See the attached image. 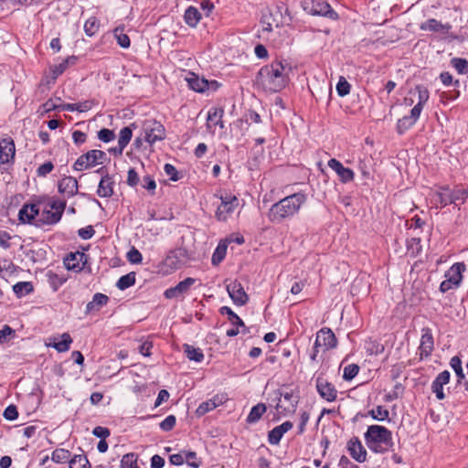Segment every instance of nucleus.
Listing matches in <instances>:
<instances>
[{
    "label": "nucleus",
    "mask_w": 468,
    "mask_h": 468,
    "mask_svg": "<svg viewBox=\"0 0 468 468\" xmlns=\"http://www.w3.org/2000/svg\"><path fill=\"white\" fill-rule=\"evenodd\" d=\"M69 66V60H63L58 65H55L51 68V72L53 75V79L56 80L59 75H61Z\"/></svg>",
    "instance_id": "obj_59"
},
{
    "label": "nucleus",
    "mask_w": 468,
    "mask_h": 468,
    "mask_svg": "<svg viewBox=\"0 0 468 468\" xmlns=\"http://www.w3.org/2000/svg\"><path fill=\"white\" fill-rule=\"evenodd\" d=\"M70 459V452L63 448H58L54 450L51 454V460L57 463H64L66 462L69 463Z\"/></svg>",
    "instance_id": "obj_36"
},
{
    "label": "nucleus",
    "mask_w": 468,
    "mask_h": 468,
    "mask_svg": "<svg viewBox=\"0 0 468 468\" xmlns=\"http://www.w3.org/2000/svg\"><path fill=\"white\" fill-rule=\"evenodd\" d=\"M416 90L418 91V102L417 103H420V105L424 106L430 97L429 90L422 86H417Z\"/></svg>",
    "instance_id": "obj_58"
},
{
    "label": "nucleus",
    "mask_w": 468,
    "mask_h": 468,
    "mask_svg": "<svg viewBox=\"0 0 468 468\" xmlns=\"http://www.w3.org/2000/svg\"><path fill=\"white\" fill-rule=\"evenodd\" d=\"M58 192L69 198L78 194V181L73 176H64L58 185Z\"/></svg>",
    "instance_id": "obj_16"
},
{
    "label": "nucleus",
    "mask_w": 468,
    "mask_h": 468,
    "mask_svg": "<svg viewBox=\"0 0 468 468\" xmlns=\"http://www.w3.org/2000/svg\"><path fill=\"white\" fill-rule=\"evenodd\" d=\"M465 271V264L463 262L454 263L445 273V278H448L454 284L460 285L463 280V272Z\"/></svg>",
    "instance_id": "obj_23"
},
{
    "label": "nucleus",
    "mask_w": 468,
    "mask_h": 468,
    "mask_svg": "<svg viewBox=\"0 0 468 468\" xmlns=\"http://www.w3.org/2000/svg\"><path fill=\"white\" fill-rule=\"evenodd\" d=\"M359 372V367L356 364H349L344 368L343 378L352 380Z\"/></svg>",
    "instance_id": "obj_49"
},
{
    "label": "nucleus",
    "mask_w": 468,
    "mask_h": 468,
    "mask_svg": "<svg viewBox=\"0 0 468 468\" xmlns=\"http://www.w3.org/2000/svg\"><path fill=\"white\" fill-rule=\"evenodd\" d=\"M227 291L229 297L236 305L243 306L249 301V296L244 291L243 286L238 281H234L227 285Z\"/></svg>",
    "instance_id": "obj_9"
},
{
    "label": "nucleus",
    "mask_w": 468,
    "mask_h": 468,
    "mask_svg": "<svg viewBox=\"0 0 468 468\" xmlns=\"http://www.w3.org/2000/svg\"><path fill=\"white\" fill-rule=\"evenodd\" d=\"M78 234L82 239H90L95 234V230L92 226H87L86 228L80 229Z\"/></svg>",
    "instance_id": "obj_63"
},
{
    "label": "nucleus",
    "mask_w": 468,
    "mask_h": 468,
    "mask_svg": "<svg viewBox=\"0 0 468 468\" xmlns=\"http://www.w3.org/2000/svg\"><path fill=\"white\" fill-rule=\"evenodd\" d=\"M451 203L456 206L464 204L468 199V188L455 187L451 189Z\"/></svg>",
    "instance_id": "obj_28"
},
{
    "label": "nucleus",
    "mask_w": 468,
    "mask_h": 468,
    "mask_svg": "<svg viewBox=\"0 0 468 468\" xmlns=\"http://www.w3.org/2000/svg\"><path fill=\"white\" fill-rule=\"evenodd\" d=\"M316 346H322L325 350L335 348L337 345V339L334 332L327 327H324L316 334Z\"/></svg>",
    "instance_id": "obj_14"
},
{
    "label": "nucleus",
    "mask_w": 468,
    "mask_h": 468,
    "mask_svg": "<svg viewBox=\"0 0 468 468\" xmlns=\"http://www.w3.org/2000/svg\"><path fill=\"white\" fill-rule=\"evenodd\" d=\"M220 313L222 314H227L229 320L231 322L232 324L238 326V327H245L244 322L239 318V316L235 314L231 308L228 306H223L220 308Z\"/></svg>",
    "instance_id": "obj_41"
},
{
    "label": "nucleus",
    "mask_w": 468,
    "mask_h": 468,
    "mask_svg": "<svg viewBox=\"0 0 468 468\" xmlns=\"http://www.w3.org/2000/svg\"><path fill=\"white\" fill-rule=\"evenodd\" d=\"M316 389L319 395L328 402H333L337 398V390L335 386L324 378H316Z\"/></svg>",
    "instance_id": "obj_11"
},
{
    "label": "nucleus",
    "mask_w": 468,
    "mask_h": 468,
    "mask_svg": "<svg viewBox=\"0 0 468 468\" xmlns=\"http://www.w3.org/2000/svg\"><path fill=\"white\" fill-rule=\"evenodd\" d=\"M347 450L353 459L358 463H364L367 460V451L358 438L354 437L347 442Z\"/></svg>",
    "instance_id": "obj_17"
},
{
    "label": "nucleus",
    "mask_w": 468,
    "mask_h": 468,
    "mask_svg": "<svg viewBox=\"0 0 468 468\" xmlns=\"http://www.w3.org/2000/svg\"><path fill=\"white\" fill-rule=\"evenodd\" d=\"M60 337L61 341H57L55 337L50 338V340H53V342L47 344V346L55 348L59 353L69 351L72 343L70 335L69 333H64Z\"/></svg>",
    "instance_id": "obj_25"
},
{
    "label": "nucleus",
    "mask_w": 468,
    "mask_h": 468,
    "mask_svg": "<svg viewBox=\"0 0 468 468\" xmlns=\"http://www.w3.org/2000/svg\"><path fill=\"white\" fill-rule=\"evenodd\" d=\"M421 333L420 345L419 347L420 359L428 357L431 354L434 346L431 329L424 327L422 328Z\"/></svg>",
    "instance_id": "obj_15"
},
{
    "label": "nucleus",
    "mask_w": 468,
    "mask_h": 468,
    "mask_svg": "<svg viewBox=\"0 0 468 468\" xmlns=\"http://www.w3.org/2000/svg\"><path fill=\"white\" fill-rule=\"evenodd\" d=\"M369 415L378 420H384L388 418L389 412L382 406H378L369 411Z\"/></svg>",
    "instance_id": "obj_47"
},
{
    "label": "nucleus",
    "mask_w": 468,
    "mask_h": 468,
    "mask_svg": "<svg viewBox=\"0 0 468 468\" xmlns=\"http://www.w3.org/2000/svg\"><path fill=\"white\" fill-rule=\"evenodd\" d=\"M12 236L5 230H0V247L7 250L11 247L10 240L12 239Z\"/></svg>",
    "instance_id": "obj_60"
},
{
    "label": "nucleus",
    "mask_w": 468,
    "mask_h": 468,
    "mask_svg": "<svg viewBox=\"0 0 468 468\" xmlns=\"http://www.w3.org/2000/svg\"><path fill=\"white\" fill-rule=\"evenodd\" d=\"M165 138V129L164 125L155 120H145L143 123L141 136L135 139V144L139 146L142 140H144L149 144H154L157 141H162Z\"/></svg>",
    "instance_id": "obj_4"
},
{
    "label": "nucleus",
    "mask_w": 468,
    "mask_h": 468,
    "mask_svg": "<svg viewBox=\"0 0 468 468\" xmlns=\"http://www.w3.org/2000/svg\"><path fill=\"white\" fill-rule=\"evenodd\" d=\"M113 180L109 175H105L101 177L97 194L101 197H110L113 195Z\"/></svg>",
    "instance_id": "obj_22"
},
{
    "label": "nucleus",
    "mask_w": 468,
    "mask_h": 468,
    "mask_svg": "<svg viewBox=\"0 0 468 468\" xmlns=\"http://www.w3.org/2000/svg\"><path fill=\"white\" fill-rule=\"evenodd\" d=\"M69 468H91L86 455L76 454L69 460Z\"/></svg>",
    "instance_id": "obj_38"
},
{
    "label": "nucleus",
    "mask_w": 468,
    "mask_h": 468,
    "mask_svg": "<svg viewBox=\"0 0 468 468\" xmlns=\"http://www.w3.org/2000/svg\"><path fill=\"white\" fill-rule=\"evenodd\" d=\"M200 18H201V14L197 10V8H196L194 6H189L186 8L185 15H184V19H185V22L189 27H197V25L200 21Z\"/></svg>",
    "instance_id": "obj_30"
},
{
    "label": "nucleus",
    "mask_w": 468,
    "mask_h": 468,
    "mask_svg": "<svg viewBox=\"0 0 468 468\" xmlns=\"http://www.w3.org/2000/svg\"><path fill=\"white\" fill-rule=\"evenodd\" d=\"M420 28L421 30L439 32V31L443 30L444 28L449 29L450 26L449 25L445 26V25L441 24L440 21H438L434 18H431V19H428L426 22L422 23L420 26Z\"/></svg>",
    "instance_id": "obj_34"
},
{
    "label": "nucleus",
    "mask_w": 468,
    "mask_h": 468,
    "mask_svg": "<svg viewBox=\"0 0 468 468\" xmlns=\"http://www.w3.org/2000/svg\"><path fill=\"white\" fill-rule=\"evenodd\" d=\"M449 381L450 372L448 370L441 372L433 380L431 384V390L436 395V398L439 400H441L445 398V394L443 392V386L448 384Z\"/></svg>",
    "instance_id": "obj_19"
},
{
    "label": "nucleus",
    "mask_w": 468,
    "mask_h": 468,
    "mask_svg": "<svg viewBox=\"0 0 468 468\" xmlns=\"http://www.w3.org/2000/svg\"><path fill=\"white\" fill-rule=\"evenodd\" d=\"M135 283V272H130L128 274H125L122 276L117 283L116 286L118 289L123 291L131 286H133Z\"/></svg>",
    "instance_id": "obj_42"
},
{
    "label": "nucleus",
    "mask_w": 468,
    "mask_h": 468,
    "mask_svg": "<svg viewBox=\"0 0 468 468\" xmlns=\"http://www.w3.org/2000/svg\"><path fill=\"white\" fill-rule=\"evenodd\" d=\"M291 69L288 64L284 65L282 61H273L260 69L256 81L265 90L278 92L288 84Z\"/></svg>",
    "instance_id": "obj_1"
},
{
    "label": "nucleus",
    "mask_w": 468,
    "mask_h": 468,
    "mask_svg": "<svg viewBox=\"0 0 468 468\" xmlns=\"http://www.w3.org/2000/svg\"><path fill=\"white\" fill-rule=\"evenodd\" d=\"M451 189L449 187H441L440 190L434 192L433 202L436 206L440 205L441 207H444L451 203Z\"/></svg>",
    "instance_id": "obj_27"
},
{
    "label": "nucleus",
    "mask_w": 468,
    "mask_h": 468,
    "mask_svg": "<svg viewBox=\"0 0 468 468\" xmlns=\"http://www.w3.org/2000/svg\"><path fill=\"white\" fill-rule=\"evenodd\" d=\"M164 170L172 181H177L179 179L177 170L173 165L165 164Z\"/></svg>",
    "instance_id": "obj_64"
},
{
    "label": "nucleus",
    "mask_w": 468,
    "mask_h": 468,
    "mask_svg": "<svg viewBox=\"0 0 468 468\" xmlns=\"http://www.w3.org/2000/svg\"><path fill=\"white\" fill-rule=\"evenodd\" d=\"M415 124V122L409 116H404L399 119L397 122V132L399 134H403L406 131L411 128Z\"/></svg>",
    "instance_id": "obj_45"
},
{
    "label": "nucleus",
    "mask_w": 468,
    "mask_h": 468,
    "mask_svg": "<svg viewBox=\"0 0 468 468\" xmlns=\"http://www.w3.org/2000/svg\"><path fill=\"white\" fill-rule=\"evenodd\" d=\"M109 301V297L103 293L97 292L93 295L92 301L87 303L86 313H91L93 311H99L102 306L106 305Z\"/></svg>",
    "instance_id": "obj_26"
},
{
    "label": "nucleus",
    "mask_w": 468,
    "mask_h": 468,
    "mask_svg": "<svg viewBox=\"0 0 468 468\" xmlns=\"http://www.w3.org/2000/svg\"><path fill=\"white\" fill-rule=\"evenodd\" d=\"M196 279L188 277L178 282L175 287L168 288L165 291L164 295L166 299L177 298L186 293L190 288L196 283Z\"/></svg>",
    "instance_id": "obj_12"
},
{
    "label": "nucleus",
    "mask_w": 468,
    "mask_h": 468,
    "mask_svg": "<svg viewBox=\"0 0 468 468\" xmlns=\"http://www.w3.org/2000/svg\"><path fill=\"white\" fill-rule=\"evenodd\" d=\"M66 205L67 203L65 200L51 198L44 207H47L53 212H59V215L62 216L66 208Z\"/></svg>",
    "instance_id": "obj_43"
},
{
    "label": "nucleus",
    "mask_w": 468,
    "mask_h": 468,
    "mask_svg": "<svg viewBox=\"0 0 468 468\" xmlns=\"http://www.w3.org/2000/svg\"><path fill=\"white\" fill-rule=\"evenodd\" d=\"M107 159L105 152L101 150H90L81 154L74 163L73 168L76 171H83L101 165Z\"/></svg>",
    "instance_id": "obj_5"
},
{
    "label": "nucleus",
    "mask_w": 468,
    "mask_h": 468,
    "mask_svg": "<svg viewBox=\"0 0 468 468\" xmlns=\"http://www.w3.org/2000/svg\"><path fill=\"white\" fill-rule=\"evenodd\" d=\"M164 264L172 270H176L180 266V260L174 252H170L165 259Z\"/></svg>",
    "instance_id": "obj_53"
},
{
    "label": "nucleus",
    "mask_w": 468,
    "mask_h": 468,
    "mask_svg": "<svg viewBox=\"0 0 468 468\" xmlns=\"http://www.w3.org/2000/svg\"><path fill=\"white\" fill-rule=\"evenodd\" d=\"M281 24V14L276 11L273 14L271 11L264 12L261 16V25L262 27V33H270L274 27H278Z\"/></svg>",
    "instance_id": "obj_18"
},
{
    "label": "nucleus",
    "mask_w": 468,
    "mask_h": 468,
    "mask_svg": "<svg viewBox=\"0 0 468 468\" xmlns=\"http://www.w3.org/2000/svg\"><path fill=\"white\" fill-rule=\"evenodd\" d=\"M292 422L287 420L282 424L273 428L271 431H269L268 434L269 443L271 445L279 444L284 433L290 431L292 428Z\"/></svg>",
    "instance_id": "obj_20"
},
{
    "label": "nucleus",
    "mask_w": 468,
    "mask_h": 468,
    "mask_svg": "<svg viewBox=\"0 0 468 468\" xmlns=\"http://www.w3.org/2000/svg\"><path fill=\"white\" fill-rule=\"evenodd\" d=\"M306 202L307 195L302 191L289 195L271 205L267 213L268 219L273 224L290 220L299 214Z\"/></svg>",
    "instance_id": "obj_2"
},
{
    "label": "nucleus",
    "mask_w": 468,
    "mask_h": 468,
    "mask_svg": "<svg viewBox=\"0 0 468 468\" xmlns=\"http://www.w3.org/2000/svg\"><path fill=\"white\" fill-rule=\"evenodd\" d=\"M350 84L348 81L344 78L340 77L339 81L336 85V91L340 97H344L347 95L350 92Z\"/></svg>",
    "instance_id": "obj_51"
},
{
    "label": "nucleus",
    "mask_w": 468,
    "mask_h": 468,
    "mask_svg": "<svg viewBox=\"0 0 468 468\" xmlns=\"http://www.w3.org/2000/svg\"><path fill=\"white\" fill-rule=\"evenodd\" d=\"M221 204L218 207L216 217L218 220L225 221L228 217L234 211L237 205V197L229 196L221 197Z\"/></svg>",
    "instance_id": "obj_13"
},
{
    "label": "nucleus",
    "mask_w": 468,
    "mask_h": 468,
    "mask_svg": "<svg viewBox=\"0 0 468 468\" xmlns=\"http://www.w3.org/2000/svg\"><path fill=\"white\" fill-rule=\"evenodd\" d=\"M38 204H24L18 212V220L23 224L35 225L37 223V216L39 215Z\"/></svg>",
    "instance_id": "obj_7"
},
{
    "label": "nucleus",
    "mask_w": 468,
    "mask_h": 468,
    "mask_svg": "<svg viewBox=\"0 0 468 468\" xmlns=\"http://www.w3.org/2000/svg\"><path fill=\"white\" fill-rule=\"evenodd\" d=\"M223 115L224 110L222 108L212 107L208 110L206 123V127L208 133L214 134L216 133L217 127H219L220 129L225 128L224 122L222 121Z\"/></svg>",
    "instance_id": "obj_6"
},
{
    "label": "nucleus",
    "mask_w": 468,
    "mask_h": 468,
    "mask_svg": "<svg viewBox=\"0 0 468 468\" xmlns=\"http://www.w3.org/2000/svg\"><path fill=\"white\" fill-rule=\"evenodd\" d=\"M227 253V244L220 242L213 252L211 262L213 265H218L225 258Z\"/></svg>",
    "instance_id": "obj_40"
},
{
    "label": "nucleus",
    "mask_w": 468,
    "mask_h": 468,
    "mask_svg": "<svg viewBox=\"0 0 468 468\" xmlns=\"http://www.w3.org/2000/svg\"><path fill=\"white\" fill-rule=\"evenodd\" d=\"M367 353L369 355H379L384 352V346L377 341H368L366 343Z\"/></svg>",
    "instance_id": "obj_48"
},
{
    "label": "nucleus",
    "mask_w": 468,
    "mask_h": 468,
    "mask_svg": "<svg viewBox=\"0 0 468 468\" xmlns=\"http://www.w3.org/2000/svg\"><path fill=\"white\" fill-rule=\"evenodd\" d=\"M114 36L117 39V43L123 48H128L130 47V37L122 33V29L116 28L114 30Z\"/></svg>",
    "instance_id": "obj_50"
},
{
    "label": "nucleus",
    "mask_w": 468,
    "mask_h": 468,
    "mask_svg": "<svg viewBox=\"0 0 468 468\" xmlns=\"http://www.w3.org/2000/svg\"><path fill=\"white\" fill-rule=\"evenodd\" d=\"M133 136V131L130 126L123 127L119 133L118 154H122L123 149L127 146Z\"/></svg>",
    "instance_id": "obj_31"
},
{
    "label": "nucleus",
    "mask_w": 468,
    "mask_h": 468,
    "mask_svg": "<svg viewBox=\"0 0 468 468\" xmlns=\"http://www.w3.org/2000/svg\"><path fill=\"white\" fill-rule=\"evenodd\" d=\"M34 290L30 282H19L13 286V291L17 297H23Z\"/></svg>",
    "instance_id": "obj_37"
},
{
    "label": "nucleus",
    "mask_w": 468,
    "mask_h": 468,
    "mask_svg": "<svg viewBox=\"0 0 468 468\" xmlns=\"http://www.w3.org/2000/svg\"><path fill=\"white\" fill-rule=\"evenodd\" d=\"M266 411V406L263 403H259L252 407L250 410V412L249 413L247 417V422L249 423H255L257 422L263 413Z\"/></svg>",
    "instance_id": "obj_35"
},
{
    "label": "nucleus",
    "mask_w": 468,
    "mask_h": 468,
    "mask_svg": "<svg viewBox=\"0 0 468 468\" xmlns=\"http://www.w3.org/2000/svg\"><path fill=\"white\" fill-rule=\"evenodd\" d=\"M61 218L62 216L59 215V212H53L48 208L44 207L36 226L55 225L60 221Z\"/></svg>",
    "instance_id": "obj_24"
},
{
    "label": "nucleus",
    "mask_w": 468,
    "mask_h": 468,
    "mask_svg": "<svg viewBox=\"0 0 468 468\" xmlns=\"http://www.w3.org/2000/svg\"><path fill=\"white\" fill-rule=\"evenodd\" d=\"M342 183H348L353 181L355 174L350 168L343 167L337 174Z\"/></svg>",
    "instance_id": "obj_57"
},
{
    "label": "nucleus",
    "mask_w": 468,
    "mask_h": 468,
    "mask_svg": "<svg viewBox=\"0 0 468 468\" xmlns=\"http://www.w3.org/2000/svg\"><path fill=\"white\" fill-rule=\"evenodd\" d=\"M99 28L100 22L95 16L90 17L84 24V31L90 37L94 36Z\"/></svg>",
    "instance_id": "obj_44"
},
{
    "label": "nucleus",
    "mask_w": 468,
    "mask_h": 468,
    "mask_svg": "<svg viewBox=\"0 0 468 468\" xmlns=\"http://www.w3.org/2000/svg\"><path fill=\"white\" fill-rule=\"evenodd\" d=\"M221 403L220 400H218V398H213L211 399H208L207 401L202 402L197 409L196 414L197 416H203L207 412L216 409L219 404Z\"/></svg>",
    "instance_id": "obj_32"
},
{
    "label": "nucleus",
    "mask_w": 468,
    "mask_h": 468,
    "mask_svg": "<svg viewBox=\"0 0 468 468\" xmlns=\"http://www.w3.org/2000/svg\"><path fill=\"white\" fill-rule=\"evenodd\" d=\"M176 422V419L174 415L167 416L163 421L160 422V429L164 431H169L173 430Z\"/></svg>",
    "instance_id": "obj_55"
},
{
    "label": "nucleus",
    "mask_w": 468,
    "mask_h": 468,
    "mask_svg": "<svg viewBox=\"0 0 468 468\" xmlns=\"http://www.w3.org/2000/svg\"><path fill=\"white\" fill-rule=\"evenodd\" d=\"M365 441L368 448L375 452H385L393 446L392 433L386 427L371 425L365 433Z\"/></svg>",
    "instance_id": "obj_3"
},
{
    "label": "nucleus",
    "mask_w": 468,
    "mask_h": 468,
    "mask_svg": "<svg viewBox=\"0 0 468 468\" xmlns=\"http://www.w3.org/2000/svg\"><path fill=\"white\" fill-rule=\"evenodd\" d=\"M450 364H451V367H452V369L454 370L456 376L459 378V381L463 379L465 376L463 371L461 359L458 356H453L451 359Z\"/></svg>",
    "instance_id": "obj_52"
},
{
    "label": "nucleus",
    "mask_w": 468,
    "mask_h": 468,
    "mask_svg": "<svg viewBox=\"0 0 468 468\" xmlns=\"http://www.w3.org/2000/svg\"><path fill=\"white\" fill-rule=\"evenodd\" d=\"M313 14L336 18L337 14L332 9L328 3H316L313 5Z\"/></svg>",
    "instance_id": "obj_29"
},
{
    "label": "nucleus",
    "mask_w": 468,
    "mask_h": 468,
    "mask_svg": "<svg viewBox=\"0 0 468 468\" xmlns=\"http://www.w3.org/2000/svg\"><path fill=\"white\" fill-rule=\"evenodd\" d=\"M186 80L188 87L197 92H204L208 89L209 82L204 78H199L193 72H189Z\"/></svg>",
    "instance_id": "obj_21"
},
{
    "label": "nucleus",
    "mask_w": 468,
    "mask_h": 468,
    "mask_svg": "<svg viewBox=\"0 0 468 468\" xmlns=\"http://www.w3.org/2000/svg\"><path fill=\"white\" fill-rule=\"evenodd\" d=\"M98 138L104 143H109L115 138V134L112 130L103 128L98 132Z\"/></svg>",
    "instance_id": "obj_56"
},
{
    "label": "nucleus",
    "mask_w": 468,
    "mask_h": 468,
    "mask_svg": "<svg viewBox=\"0 0 468 468\" xmlns=\"http://www.w3.org/2000/svg\"><path fill=\"white\" fill-rule=\"evenodd\" d=\"M4 418L8 420H14L18 417V411L15 405H9L4 411Z\"/></svg>",
    "instance_id": "obj_61"
},
{
    "label": "nucleus",
    "mask_w": 468,
    "mask_h": 468,
    "mask_svg": "<svg viewBox=\"0 0 468 468\" xmlns=\"http://www.w3.org/2000/svg\"><path fill=\"white\" fill-rule=\"evenodd\" d=\"M184 351L189 360L201 362L204 359V354L198 347H194L188 344H185Z\"/></svg>",
    "instance_id": "obj_33"
},
{
    "label": "nucleus",
    "mask_w": 468,
    "mask_h": 468,
    "mask_svg": "<svg viewBox=\"0 0 468 468\" xmlns=\"http://www.w3.org/2000/svg\"><path fill=\"white\" fill-rule=\"evenodd\" d=\"M88 256L80 251L70 252L64 259V265L67 270L79 272L82 271L87 263Z\"/></svg>",
    "instance_id": "obj_8"
},
{
    "label": "nucleus",
    "mask_w": 468,
    "mask_h": 468,
    "mask_svg": "<svg viewBox=\"0 0 468 468\" xmlns=\"http://www.w3.org/2000/svg\"><path fill=\"white\" fill-rule=\"evenodd\" d=\"M121 468H140L138 455L133 452L124 454L121 460Z\"/></svg>",
    "instance_id": "obj_39"
},
{
    "label": "nucleus",
    "mask_w": 468,
    "mask_h": 468,
    "mask_svg": "<svg viewBox=\"0 0 468 468\" xmlns=\"http://www.w3.org/2000/svg\"><path fill=\"white\" fill-rule=\"evenodd\" d=\"M54 168V165L51 162H46L43 165H41L37 170V175L38 176H46L48 174H49Z\"/></svg>",
    "instance_id": "obj_62"
},
{
    "label": "nucleus",
    "mask_w": 468,
    "mask_h": 468,
    "mask_svg": "<svg viewBox=\"0 0 468 468\" xmlns=\"http://www.w3.org/2000/svg\"><path fill=\"white\" fill-rule=\"evenodd\" d=\"M127 260L133 264H139L143 261L142 253L134 247L127 252Z\"/></svg>",
    "instance_id": "obj_54"
},
{
    "label": "nucleus",
    "mask_w": 468,
    "mask_h": 468,
    "mask_svg": "<svg viewBox=\"0 0 468 468\" xmlns=\"http://www.w3.org/2000/svg\"><path fill=\"white\" fill-rule=\"evenodd\" d=\"M452 65L460 74H465L468 71V60L461 58H454L451 61Z\"/></svg>",
    "instance_id": "obj_46"
},
{
    "label": "nucleus",
    "mask_w": 468,
    "mask_h": 468,
    "mask_svg": "<svg viewBox=\"0 0 468 468\" xmlns=\"http://www.w3.org/2000/svg\"><path fill=\"white\" fill-rule=\"evenodd\" d=\"M16 154V146L11 137H5L0 140V164H11L14 162Z\"/></svg>",
    "instance_id": "obj_10"
}]
</instances>
